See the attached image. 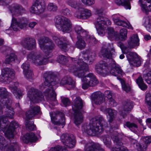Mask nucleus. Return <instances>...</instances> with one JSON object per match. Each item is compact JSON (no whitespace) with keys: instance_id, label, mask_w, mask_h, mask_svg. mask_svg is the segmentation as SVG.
Returning <instances> with one entry per match:
<instances>
[{"instance_id":"nucleus-8","label":"nucleus","mask_w":151,"mask_h":151,"mask_svg":"<svg viewBox=\"0 0 151 151\" xmlns=\"http://www.w3.org/2000/svg\"><path fill=\"white\" fill-rule=\"evenodd\" d=\"M83 106L82 100L79 97H76L74 100V105L72 106V109L74 113V123L77 126L80 124L83 121L81 112Z\"/></svg>"},{"instance_id":"nucleus-54","label":"nucleus","mask_w":151,"mask_h":151,"mask_svg":"<svg viewBox=\"0 0 151 151\" xmlns=\"http://www.w3.org/2000/svg\"><path fill=\"white\" fill-rule=\"evenodd\" d=\"M144 142L148 145L151 143V136H147L142 137Z\"/></svg>"},{"instance_id":"nucleus-25","label":"nucleus","mask_w":151,"mask_h":151,"mask_svg":"<svg viewBox=\"0 0 151 151\" xmlns=\"http://www.w3.org/2000/svg\"><path fill=\"white\" fill-rule=\"evenodd\" d=\"M132 108V102L129 100L124 101L123 104L122 109L120 114L124 118L127 114L130 111Z\"/></svg>"},{"instance_id":"nucleus-29","label":"nucleus","mask_w":151,"mask_h":151,"mask_svg":"<svg viewBox=\"0 0 151 151\" xmlns=\"http://www.w3.org/2000/svg\"><path fill=\"white\" fill-rule=\"evenodd\" d=\"M53 40L55 41L58 46L63 51H66L67 49V46L65 42L66 41V39L65 37H62L60 39L56 36H54L53 37Z\"/></svg>"},{"instance_id":"nucleus-23","label":"nucleus","mask_w":151,"mask_h":151,"mask_svg":"<svg viewBox=\"0 0 151 151\" xmlns=\"http://www.w3.org/2000/svg\"><path fill=\"white\" fill-rule=\"evenodd\" d=\"M21 43L24 48L28 50H32L36 46L35 40L31 38H25L22 41Z\"/></svg>"},{"instance_id":"nucleus-56","label":"nucleus","mask_w":151,"mask_h":151,"mask_svg":"<svg viewBox=\"0 0 151 151\" xmlns=\"http://www.w3.org/2000/svg\"><path fill=\"white\" fill-rule=\"evenodd\" d=\"M82 2L85 5L91 6L95 3L94 0H81Z\"/></svg>"},{"instance_id":"nucleus-20","label":"nucleus","mask_w":151,"mask_h":151,"mask_svg":"<svg viewBox=\"0 0 151 151\" xmlns=\"http://www.w3.org/2000/svg\"><path fill=\"white\" fill-rule=\"evenodd\" d=\"M11 96V94L7 91L4 88L0 87V104H2V102H5L9 101V105L13 103V102L10 98Z\"/></svg>"},{"instance_id":"nucleus-24","label":"nucleus","mask_w":151,"mask_h":151,"mask_svg":"<svg viewBox=\"0 0 151 151\" xmlns=\"http://www.w3.org/2000/svg\"><path fill=\"white\" fill-rule=\"evenodd\" d=\"M84 151H104V150L99 144L91 142L85 144Z\"/></svg>"},{"instance_id":"nucleus-39","label":"nucleus","mask_w":151,"mask_h":151,"mask_svg":"<svg viewBox=\"0 0 151 151\" xmlns=\"http://www.w3.org/2000/svg\"><path fill=\"white\" fill-rule=\"evenodd\" d=\"M25 137L27 141L25 142L26 143H27L29 142H35L37 139V137L32 132L27 133Z\"/></svg>"},{"instance_id":"nucleus-34","label":"nucleus","mask_w":151,"mask_h":151,"mask_svg":"<svg viewBox=\"0 0 151 151\" xmlns=\"http://www.w3.org/2000/svg\"><path fill=\"white\" fill-rule=\"evenodd\" d=\"M117 16V14H115L113 16V20L116 24L118 25L122 26L129 29H133V27L129 22L124 21L121 20L119 18H116Z\"/></svg>"},{"instance_id":"nucleus-21","label":"nucleus","mask_w":151,"mask_h":151,"mask_svg":"<svg viewBox=\"0 0 151 151\" xmlns=\"http://www.w3.org/2000/svg\"><path fill=\"white\" fill-rule=\"evenodd\" d=\"M96 56V55L94 52L90 51L86 52H83L80 54L78 59L83 63H84L83 60L85 61H89V62H91L95 60Z\"/></svg>"},{"instance_id":"nucleus-37","label":"nucleus","mask_w":151,"mask_h":151,"mask_svg":"<svg viewBox=\"0 0 151 151\" xmlns=\"http://www.w3.org/2000/svg\"><path fill=\"white\" fill-rule=\"evenodd\" d=\"M60 84L62 85H68L73 87L74 84V82L73 81L72 79L69 76H65L61 80Z\"/></svg>"},{"instance_id":"nucleus-45","label":"nucleus","mask_w":151,"mask_h":151,"mask_svg":"<svg viewBox=\"0 0 151 151\" xmlns=\"http://www.w3.org/2000/svg\"><path fill=\"white\" fill-rule=\"evenodd\" d=\"M108 37L111 39L113 38H116L117 37L118 33L117 32H115L112 28L108 27Z\"/></svg>"},{"instance_id":"nucleus-3","label":"nucleus","mask_w":151,"mask_h":151,"mask_svg":"<svg viewBox=\"0 0 151 151\" xmlns=\"http://www.w3.org/2000/svg\"><path fill=\"white\" fill-rule=\"evenodd\" d=\"M8 125L6 127L5 130H0V131L5 132V135L7 137L12 138L10 139V143L6 145L4 138L0 135V150L2 151H17L19 150L18 145L16 139L12 137L14 136V129L18 127L19 124L16 121H13L7 129Z\"/></svg>"},{"instance_id":"nucleus-40","label":"nucleus","mask_w":151,"mask_h":151,"mask_svg":"<svg viewBox=\"0 0 151 151\" xmlns=\"http://www.w3.org/2000/svg\"><path fill=\"white\" fill-rule=\"evenodd\" d=\"M125 126L128 128L132 131L136 133L138 129V126L135 123L127 122L124 124Z\"/></svg>"},{"instance_id":"nucleus-64","label":"nucleus","mask_w":151,"mask_h":151,"mask_svg":"<svg viewBox=\"0 0 151 151\" xmlns=\"http://www.w3.org/2000/svg\"><path fill=\"white\" fill-rule=\"evenodd\" d=\"M139 88L142 90H145L147 88V86L144 83L138 85Z\"/></svg>"},{"instance_id":"nucleus-1","label":"nucleus","mask_w":151,"mask_h":151,"mask_svg":"<svg viewBox=\"0 0 151 151\" xmlns=\"http://www.w3.org/2000/svg\"><path fill=\"white\" fill-rule=\"evenodd\" d=\"M38 41L40 47L45 53L46 57L41 53L32 52L27 55V59L36 65H40L45 64L47 59L52 56L55 45L51 40L45 36L40 37Z\"/></svg>"},{"instance_id":"nucleus-26","label":"nucleus","mask_w":151,"mask_h":151,"mask_svg":"<svg viewBox=\"0 0 151 151\" xmlns=\"http://www.w3.org/2000/svg\"><path fill=\"white\" fill-rule=\"evenodd\" d=\"M95 69L96 72L99 74L103 75L105 72H107L108 67L107 64L102 61L97 64L95 66Z\"/></svg>"},{"instance_id":"nucleus-58","label":"nucleus","mask_w":151,"mask_h":151,"mask_svg":"<svg viewBox=\"0 0 151 151\" xmlns=\"http://www.w3.org/2000/svg\"><path fill=\"white\" fill-rule=\"evenodd\" d=\"M61 101L65 106H69L70 104V101L68 98H63L62 99Z\"/></svg>"},{"instance_id":"nucleus-47","label":"nucleus","mask_w":151,"mask_h":151,"mask_svg":"<svg viewBox=\"0 0 151 151\" xmlns=\"http://www.w3.org/2000/svg\"><path fill=\"white\" fill-rule=\"evenodd\" d=\"M143 78L148 84L151 85V70L144 74Z\"/></svg>"},{"instance_id":"nucleus-42","label":"nucleus","mask_w":151,"mask_h":151,"mask_svg":"<svg viewBox=\"0 0 151 151\" xmlns=\"http://www.w3.org/2000/svg\"><path fill=\"white\" fill-rule=\"evenodd\" d=\"M127 30L124 29H121L120 31L119 39L122 41H124L127 39Z\"/></svg>"},{"instance_id":"nucleus-49","label":"nucleus","mask_w":151,"mask_h":151,"mask_svg":"<svg viewBox=\"0 0 151 151\" xmlns=\"http://www.w3.org/2000/svg\"><path fill=\"white\" fill-rule=\"evenodd\" d=\"M58 60L60 63L63 65H65L68 61L67 58L62 55L59 56Z\"/></svg>"},{"instance_id":"nucleus-22","label":"nucleus","mask_w":151,"mask_h":151,"mask_svg":"<svg viewBox=\"0 0 151 151\" xmlns=\"http://www.w3.org/2000/svg\"><path fill=\"white\" fill-rule=\"evenodd\" d=\"M18 85V83L17 82H11L9 88L16 97L19 99L24 94L23 92L24 91L20 89L17 88V86Z\"/></svg>"},{"instance_id":"nucleus-10","label":"nucleus","mask_w":151,"mask_h":151,"mask_svg":"<svg viewBox=\"0 0 151 151\" xmlns=\"http://www.w3.org/2000/svg\"><path fill=\"white\" fill-rule=\"evenodd\" d=\"M30 109L27 111L26 114L27 119L25 121V125L26 129L29 131L34 130L35 126L32 122L29 121V120L34 117L35 115L40 114H42L39 106H30Z\"/></svg>"},{"instance_id":"nucleus-17","label":"nucleus","mask_w":151,"mask_h":151,"mask_svg":"<svg viewBox=\"0 0 151 151\" xmlns=\"http://www.w3.org/2000/svg\"><path fill=\"white\" fill-rule=\"evenodd\" d=\"M127 56L131 65L137 67L141 65V59L136 52H129Z\"/></svg>"},{"instance_id":"nucleus-2","label":"nucleus","mask_w":151,"mask_h":151,"mask_svg":"<svg viewBox=\"0 0 151 151\" xmlns=\"http://www.w3.org/2000/svg\"><path fill=\"white\" fill-rule=\"evenodd\" d=\"M71 59L73 61L77 63L78 65L70 67L69 70L75 76L82 78V81L83 82L82 85L83 89H86L89 86H94L99 83L98 81L93 73H89L83 78L85 73L89 71V69L87 64L82 62L79 59L77 61L75 58H71Z\"/></svg>"},{"instance_id":"nucleus-18","label":"nucleus","mask_w":151,"mask_h":151,"mask_svg":"<svg viewBox=\"0 0 151 151\" xmlns=\"http://www.w3.org/2000/svg\"><path fill=\"white\" fill-rule=\"evenodd\" d=\"M118 135L117 133L115 132L111 134V138L115 146V147L112 148L111 151H128L127 149L122 146V143L119 140Z\"/></svg>"},{"instance_id":"nucleus-9","label":"nucleus","mask_w":151,"mask_h":151,"mask_svg":"<svg viewBox=\"0 0 151 151\" xmlns=\"http://www.w3.org/2000/svg\"><path fill=\"white\" fill-rule=\"evenodd\" d=\"M55 26L59 30L65 33H69L72 31V24L70 20L63 16L56 18Z\"/></svg>"},{"instance_id":"nucleus-4","label":"nucleus","mask_w":151,"mask_h":151,"mask_svg":"<svg viewBox=\"0 0 151 151\" xmlns=\"http://www.w3.org/2000/svg\"><path fill=\"white\" fill-rule=\"evenodd\" d=\"M43 77L45 79L44 85L49 88L45 91V96H46L47 101L52 106L57 104L56 99V95L53 89V86L58 83L55 78L54 73L51 72H46L44 73Z\"/></svg>"},{"instance_id":"nucleus-36","label":"nucleus","mask_w":151,"mask_h":151,"mask_svg":"<svg viewBox=\"0 0 151 151\" xmlns=\"http://www.w3.org/2000/svg\"><path fill=\"white\" fill-rule=\"evenodd\" d=\"M67 4L75 9L80 10L82 9V5L79 2L73 0H68L67 1Z\"/></svg>"},{"instance_id":"nucleus-32","label":"nucleus","mask_w":151,"mask_h":151,"mask_svg":"<svg viewBox=\"0 0 151 151\" xmlns=\"http://www.w3.org/2000/svg\"><path fill=\"white\" fill-rule=\"evenodd\" d=\"M10 10L12 15L21 14L25 11L24 9L21 5L18 4L12 5L10 8Z\"/></svg>"},{"instance_id":"nucleus-28","label":"nucleus","mask_w":151,"mask_h":151,"mask_svg":"<svg viewBox=\"0 0 151 151\" xmlns=\"http://www.w3.org/2000/svg\"><path fill=\"white\" fill-rule=\"evenodd\" d=\"M139 42L138 35L134 34L131 36L128 40V47L130 48H134L139 45Z\"/></svg>"},{"instance_id":"nucleus-14","label":"nucleus","mask_w":151,"mask_h":151,"mask_svg":"<svg viewBox=\"0 0 151 151\" xmlns=\"http://www.w3.org/2000/svg\"><path fill=\"white\" fill-rule=\"evenodd\" d=\"M14 75V71L13 69L9 68H4L1 70L0 81L6 84L9 83Z\"/></svg>"},{"instance_id":"nucleus-53","label":"nucleus","mask_w":151,"mask_h":151,"mask_svg":"<svg viewBox=\"0 0 151 151\" xmlns=\"http://www.w3.org/2000/svg\"><path fill=\"white\" fill-rule=\"evenodd\" d=\"M24 74L25 77L28 79H32L34 77V74L32 71L29 70L27 71L24 72Z\"/></svg>"},{"instance_id":"nucleus-30","label":"nucleus","mask_w":151,"mask_h":151,"mask_svg":"<svg viewBox=\"0 0 151 151\" xmlns=\"http://www.w3.org/2000/svg\"><path fill=\"white\" fill-rule=\"evenodd\" d=\"M91 96L92 100L96 104H100L104 101V95L100 91L93 93Z\"/></svg>"},{"instance_id":"nucleus-16","label":"nucleus","mask_w":151,"mask_h":151,"mask_svg":"<svg viewBox=\"0 0 151 151\" xmlns=\"http://www.w3.org/2000/svg\"><path fill=\"white\" fill-rule=\"evenodd\" d=\"M61 142L67 147L72 149L75 147L76 140L72 135L67 134H63L60 137Z\"/></svg>"},{"instance_id":"nucleus-33","label":"nucleus","mask_w":151,"mask_h":151,"mask_svg":"<svg viewBox=\"0 0 151 151\" xmlns=\"http://www.w3.org/2000/svg\"><path fill=\"white\" fill-rule=\"evenodd\" d=\"M81 9L79 14H78L77 13L74 14L75 17L80 19H86L91 16V13L90 10L86 9H83V7Z\"/></svg>"},{"instance_id":"nucleus-59","label":"nucleus","mask_w":151,"mask_h":151,"mask_svg":"<svg viewBox=\"0 0 151 151\" xmlns=\"http://www.w3.org/2000/svg\"><path fill=\"white\" fill-rule=\"evenodd\" d=\"M118 45L119 46L122 50L123 51H124V53H125L128 54V52L127 50V48L126 47H125L123 44L121 42H119L118 43Z\"/></svg>"},{"instance_id":"nucleus-48","label":"nucleus","mask_w":151,"mask_h":151,"mask_svg":"<svg viewBox=\"0 0 151 151\" xmlns=\"http://www.w3.org/2000/svg\"><path fill=\"white\" fill-rule=\"evenodd\" d=\"M145 100L148 106L149 111L151 112V94L150 93H147L146 94Z\"/></svg>"},{"instance_id":"nucleus-55","label":"nucleus","mask_w":151,"mask_h":151,"mask_svg":"<svg viewBox=\"0 0 151 151\" xmlns=\"http://www.w3.org/2000/svg\"><path fill=\"white\" fill-rule=\"evenodd\" d=\"M22 67L23 70V73L30 70L29 65L28 62H26L23 64Z\"/></svg>"},{"instance_id":"nucleus-41","label":"nucleus","mask_w":151,"mask_h":151,"mask_svg":"<svg viewBox=\"0 0 151 151\" xmlns=\"http://www.w3.org/2000/svg\"><path fill=\"white\" fill-rule=\"evenodd\" d=\"M104 143L106 147L110 148L111 147V139L107 136L104 135L101 136Z\"/></svg>"},{"instance_id":"nucleus-63","label":"nucleus","mask_w":151,"mask_h":151,"mask_svg":"<svg viewBox=\"0 0 151 151\" xmlns=\"http://www.w3.org/2000/svg\"><path fill=\"white\" fill-rule=\"evenodd\" d=\"M9 3L8 0H0V5L6 6Z\"/></svg>"},{"instance_id":"nucleus-35","label":"nucleus","mask_w":151,"mask_h":151,"mask_svg":"<svg viewBox=\"0 0 151 151\" xmlns=\"http://www.w3.org/2000/svg\"><path fill=\"white\" fill-rule=\"evenodd\" d=\"M82 37H80V36H77V41L75 44L76 47L81 50L84 49L86 45V43Z\"/></svg>"},{"instance_id":"nucleus-19","label":"nucleus","mask_w":151,"mask_h":151,"mask_svg":"<svg viewBox=\"0 0 151 151\" xmlns=\"http://www.w3.org/2000/svg\"><path fill=\"white\" fill-rule=\"evenodd\" d=\"M74 29L77 36L86 38V40L89 43L95 40L93 37L88 35V32L83 29L80 26H76L74 28Z\"/></svg>"},{"instance_id":"nucleus-13","label":"nucleus","mask_w":151,"mask_h":151,"mask_svg":"<svg viewBox=\"0 0 151 151\" xmlns=\"http://www.w3.org/2000/svg\"><path fill=\"white\" fill-rule=\"evenodd\" d=\"M27 96L31 101V103H38L44 99L42 93L37 89L31 88L27 92Z\"/></svg>"},{"instance_id":"nucleus-62","label":"nucleus","mask_w":151,"mask_h":151,"mask_svg":"<svg viewBox=\"0 0 151 151\" xmlns=\"http://www.w3.org/2000/svg\"><path fill=\"white\" fill-rule=\"evenodd\" d=\"M109 100V105L111 106L114 107L116 106L117 105V102L112 98Z\"/></svg>"},{"instance_id":"nucleus-7","label":"nucleus","mask_w":151,"mask_h":151,"mask_svg":"<svg viewBox=\"0 0 151 151\" xmlns=\"http://www.w3.org/2000/svg\"><path fill=\"white\" fill-rule=\"evenodd\" d=\"M13 103L9 105V101L2 102L0 104V114L3 112L2 110L3 107L6 106V113L5 115H2L0 117V130H4L7 125L9 124L8 118L13 119L14 114V109L11 106Z\"/></svg>"},{"instance_id":"nucleus-60","label":"nucleus","mask_w":151,"mask_h":151,"mask_svg":"<svg viewBox=\"0 0 151 151\" xmlns=\"http://www.w3.org/2000/svg\"><path fill=\"white\" fill-rule=\"evenodd\" d=\"M105 96L109 100L112 98V95L111 92L109 90H107L105 91L104 92Z\"/></svg>"},{"instance_id":"nucleus-51","label":"nucleus","mask_w":151,"mask_h":151,"mask_svg":"<svg viewBox=\"0 0 151 151\" xmlns=\"http://www.w3.org/2000/svg\"><path fill=\"white\" fill-rule=\"evenodd\" d=\"M57 116H59L61 117V119L59 121V124L64 125L65 123L64 114L62 112L58 111L57 113Z\"/></svg>"},{"instance_id":"nucleus-27","label":"nucleus","mask_w":151,"mask_h":151,"mask_svg":"<svg viewBox=\"0 0 151 151\" xmlns=\"http://www.w3.org/2000/svg\"><path fill=\"white\" fill-rule=\"evenodd\" d=\"M138 3L143 12L147 14L151 11V0H139Z\"/></svg>"},{"instance_id":"nucleus-12","label":"nucleus","mask_w":151,"mask_h":151,"mask_svg":"<svg viewBox=\"0 0 151 151\" xmlns=\"http://www.w3.org/2000/svg\"><path fill=\"white\" fill-rule=\"evenodd\" d=\"M28 23V20L26 18L22 17L17 21L16 18L13 16L11 27L13 30L17 31L20 29H26Z\"/></svg>"},{"instance_id":"nucleus-61","label":"nucleus","mask_w":151,"mask_h":151,"mask_svg":"<svg viewBox=\"0 0 151 151\" xmlns=\"http://www.w3.org/2000/svg\"><path fill=\"white\" fill-rule=\"evenodd\" d=\"M61 12L64 15L67 16H70V12L68 9L66 8L65 9H63Z\"/></svg>"},{"instance_id":"nucleus-15","label":"nucleus","mask_w":151,"mask_h":151,"mask_svg":"<svg viewBox=\"0 0 151 151\" xmlns=\"http://www.w3.org/2000/svg\"><path fill=\"white\" fill-rule=\"evenodd\" d=\"M46 6L44 0H35L31 8L30 11L32 13L40 14L44 12Z\"/></svg>"},{"instance_id":"nucleus-46","label":"nucleus","mask_w":151,"mask_h":151,"mask_svg":"<svg viewBox=\"0 0 151 151\" xmlns=\"http://www.w3.org/2000/svg\"><path fill=\"white\" fill-rule=\"evenodd\" d=\"M16 59H17L16 55L12 53L6 58L5 61V63L9 64L11 62L14 61Z\"/></svg>"},{"instance_id":"nucleus-52","label":"nucleus","mask_w":151,"mask_h":151,"mask_svg":"<svg viewBox=\"0 0 151 151\" xmlns=\"http://www.w3.org/2000/svg\"><path fill=\"white\" fill-rule=\"evenodd\" d=\"M47 9L50 12H55L58 9L57 6L53 3H50L47 6Z\"/></svg>"},{"instance_id":"nucleus-6","label":"nucleus","mask_w":151,"mask_h":151,"mask_svg":"<svg viewBox=\"0 0 151 151\" xmlns=\"http://www.w3.org/2000/svg\"><path fill=\"white\" fill-rule=\"evenodd\" d=\"M112 45L108 44L104 45L101 51V54L104 59H111V62L109 65V67L111 66V69L110 73L112 75L117 76L118 75H122L123 74V72L120 67L115 63V61H112L111 59V54L109 50L111 48V51H114V49L111 48Z\"/></svg>"},{"instance_id":"nucleus-43","label":"nucleus","mask_w":151,"mask_h":151,"mask_svg":"<svg viewBox=\"0 0 151 151\" xmlns=\"http://www.w3.org/2000/svg\"><path fill=\"white\" fill-rule=\"evenodd\" d=\"M136 146L138 151H146L148 145L143 142L140 143H137Z\"/></svg>"},{"instance_id":"nucleus-38","label":"nucleus","mask_w":151,"mask_h":151,"mask_svg":"<svg viewBox=\"0 0 151 151\" xmlns=\"http://www.w3.org/2000/svg\"><path fill=\"white\" fill-rule=\"evenodd\" d=\"M143 22V25L147 30L151 32V17L149 16L144 17Z\"/></svg>"},{"instance_id":"nucleus-11","label":"nucleus","mask_w":151,"mask_h":151,"mask_svg":"<svg viewBox=\"0 0 151 151\" xmlns=\"http://www.w3.org/2000/svg\"><path fill=\"white\" fill-rule=\"evenodd\" d=\"M111 24V21L108 18L102 17L98 18L94 22L98 33L101 36L104 35V29L107 26L110 25Z\"/></svg>"},{"instance_id":"nucleus-50","label":"nucleus","mask_w":151,"mask_h":151,"mask_svg":"<svg viewBox=\"0 0 151 151\" xmlns=\"http://www.w3.org/2000/svg\"><path fill=\"white\" fill-rule=\"evenodd\" d=\"M49 151H68L66 148L63 147L58 145L50 148Z\"/></svg>"},{"instance_id":"nucleus-44","label":"nucleus","mask_w":151,"mask_h":151,"mask_svg":"<svg viewBox=\"0 0 151 151\" xmlns=\"http://www.w3.org/2000/svg\"><path fill=\"white\" fill-rule=\"evenodd\" d=\"M119 80L122 84L123 90L127 92L130 91L131 88L129 84L125 83V81L121 79H120Z\"/></svg>"},{"instance_id":"nucleus-31","label":"nucleus","mask_w":151,"mask_h":151,"mask_svg":"<svg viewBox=\"0 0 151 151\" xmlns=\"http://www.w3.org/2000/svg\"><path fill=\"white\" fill-rule=\"evenodd\" d=\"M100 109L106 114L107 113L108 114L109 116V121L110 123L112 122L117 114V111L116 110L106 108L104 106L101 107Z\"/></svg>"},{"instance_id":"nucleus-57","label":"nucleus","mask_w":151,"mask_h":151,"mask_svg":"<svg viewBox=\"0 0 151 151\" xmlns=\"http://www.w3.org/2000/svg\"><path fill=\"white\" fill-rule=\"evenodd\" d=\"M102 14V11L101 10H98L97 9L96 10V18L95 20V21H96V20L98 18H106V17H104L103 16V15Z\"/></svg>"},{"instance_id":"nucleus-5","label":"nucleus","mask_w":151,"mask_h":151,"mask_svg":"<svg viewBox=\"0 0 151 151\" xmlns=\"http://www.w3.org/2000/svg\"><path fill=\"white\" fill-rule=\"evenodd\" d=\"M104 127H108L107 122L102 117H97L92 118L89 124H84L82 127V130L89 135H98L102 133Z\"/></svg>"}]
</instances>
